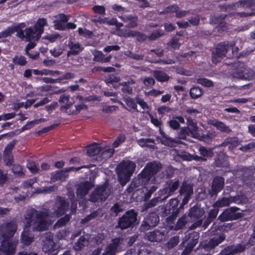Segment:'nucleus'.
Here are the masks:
<instances>
[{"label": "nucleus", "instance_id": "23", "mask_svg": "<svg viewBox=\"0 0 255 255\" xmlns=\"http://www.w3.org/2000/svg\"><path fill=\"white\" fill-rule=\"evenodd\" d=\"M214 165L216 167H227L229 165V162L226 155L220 152L214 158Z\"/></svg>", "mask_w": 255, "mask_h": 255}, {"label": "nucleus", "instance_id": "31", "mask_svg": "<svg viewBox=\"0 0 255 255\" xmlns=\"http://www.w3.org/2000/svg\"><path fill=\"white\" fill-rule=\"evenodd\" d=\"M135 84V81L133 79L128 80V81L123 82L119 83V85L122 86L123 87L121 89L122 91L124 94H131L132 93V87L130 85H133Z\"/></svg>", "mask_w": 255, "mask_h": 255}, {"label": "nucleus", "instance_id": "20", "mask_svg": "<svg viewBox=\"0 0 255 255\" xmlns=\"http://www.w3.org/2000/svg\"><path fill=\"white\" fill-rule=\"evenodd\" d=\"M119 17L124 22H128L126 26L129 28H134L138 26L137 16L131 14H124Z\"/></svg>", "mask_w": 255, "mask_h": 255}, {"label": "nucleus", "instance_id": "19", "mask_svg": "<svg viewBox=\"0 0 255 255\" xmlns=\"http://www.w3.org/2000/svg\"><path fill=\"white\" fill-rule=\"evenodd\" d=\"M123 239L117 237L112 240L111 243L106 247L105 251L112 255H115L118 252V248L123 242Z\"/></svg>", "mask_w": 255, "mask_h": 255}, {"label": "nucleus", "instance_id": "48", "mask_svg": "<svg viewBox=\"0 0 255 255\" xmlns=\"http://www.w3.org/2000/svg\"><path fill=\"white\" fill-rule=\"evenodd\" d=\"M48 243L50 244V247L48 245V247H47L46 244H44L43 246V249L44 252H48L49 255H56L58 253V251H57L56 250L54 249L55 245H54V246H53V244H54V242L51 241H49Z\"/></svg>", "mask_w": 255, "mask_h": 255}, {"label": "nucleus", "instance_id": "43", "mask_svg": "<svg viewBox=\"0 0 255 255\" xmlns=\"http://www.w3.org/2000/svg\"><path fill=\"white\" fill-rule=\"evenodd\" d=\"M162 198H163V196L158 194V197L152 198L149 201L145 204L144 206L145 209L152 208L155 206L159 201H164L165 200H163Z\"/></svg>", "mask_w": 255, "mask_h": 255}, {"label": "nucleus", "instance_id": "37", "mask_svg": "<svg viewBox=\"0 0 255 255\" xmlns=\"http://www.w3.org/2000/svg\"><path fill=\"white\" fill-rule=\"evenodd\" d=\"M88 244V240L84 236H81L78 241L74 245V249L76 251H80Z\"/></svg>", "mask_w": 255, "mask_h": 255}, {"label": "nucleus", "instance_id": "1", "mask_svg": "<svg viewBox=\"0 0 255 255\" xmlns=\"http://www.w3.org/2000/svg\"><path fill=\"white\" fill-rule=\"evenodd\" d=\"M2 240L0 246V255H14L18 240L13 239L17 226L13 221L7 222L1 226Z\"/></svg>", "mask_w": 255, "mask_h": 255}, {"label": "nucleus", "instance_id": "42", "mask_svg": "<svg viewBox=\"0 0 255 255\" xmlns=\"http://www.w3.org/2000/svg\"><path fill=\"white\" fill-rule=\"evenodd\" d=\"M20 242L24 245L28 246L33 242V238L29 236V233L23 231L20 237Z\"/></svg>", "mask_w": 255, "mask_h": 255}, {"label": "nucleus", "instance_id": "7", "mask_svg": "<svg viewBox=\"0 0 255 255\" xmlns=\"http://www.w3.org/2000/svg\"><path fill=\"white\" fill-rule=\"evenodd\" d=\"M199 233L192 231L186 234L180 244L181 249L184 248L181 255H189L199 242Z\"/></svg>", "mask_w": 255, "mask_h": 255}, {"label": "nucleus", "instance_id": "32", "mask_svg": "<svg viewBox=\"0 0 255 255\" xmlns=\"http://www.w3.org/2000/svg\"><path fill=\"white\" fill-rule=\"evenodd\" d=\"M155 79L160 82H166L169 80L170 77L165 72L161 70H155L153 72Z\"/></svg>", "mask_w": 255, "mask_h": 255}, {"label": "nucleus", "instance_id": "44", "mask_svg": "<svg viewBox=\"0 0 255 255\" xmlns=\"http://www.w3.org/2000/svg\"><path fill=\"white\" fill-rule=\"evenodd\" d=\"M187 223V216L186 215H182L179 218L174 226V230L177 231L183 229L185 227Z\"/></svg>", "mask_w": 255, "mask_h": 255}, {"label": "nucleus", "instance_id": "54", "mask_svg": "<svg viewBox=\"0 0 255 255\" xmlns=\"http://www.w3.org/2000/svg\"><path fill=\"white\" fill-rule=\"evenodd\" d=\"M163 30L162 29H158L152 32L148 38L150 40H155L160 36L163 35Z\"/></svg>", "mask_w": 255, "mask_h": 255}, {"label": "nucleus", "instance_id": "17", "mask_svg": "<svg viewBox=\"0 0 255 255\" xmlns=\"http://www.w3.org/2000/svg\"><path fill=\"white\" fill-rule=\"evenodd\" d=\"M225 238L224 234H215L208 242H205L203 246L206 251H210L221 243Z\"/></svg>", "mask_w": 255, "mask_h": 255}, {"label": "nucleus", "instance_id": "49", "mask_svg": "<svg viewBox=\"0 0 255 255\" xmlns=\"http://www.w3.org/2000/svg\"><path fill=\"white\" fill-rule=\"evenodd\" d=\"M71 218L70 215L66 214L64 217L61 218L55 223V226L58 228H60L65 226Z\"/></svg>", "mask_w": 255, "mask_h": 255}, {"label": "nucleus", "instance_id": "2", "mask_svg": "<svg viewBox=\"0 0 255 255\" xmlns=\"http://www.w3.org/2000/svg\"><path fill=\"white\" fill-rule=\"evenodd\" d=\"M199 111L196 109L188 107L184 112V116L186 120V126L181 128L177 133V137L181 139L186 140L187 136L194 138L199 136V128L197 121L193 119L191 116L193 114H199Z\"/></svg>", "mask_w": 255, "mask_h": 255}, {"label": "nucleus", "instance_id": "59", "mask_svg": "<svg viewBox=\"0 0 255 255\" xmlns=\"http://www.w3.org/2000/svg\"><path fill=\"white\" fill-rule=\"evenodd\" d=\"M54 27L55 30L64 31L65 30V24L57 19L53 21Z\"/></svg>", "mask_w": 255, "mask_h": 255}, {"label": "nucleus", "instance_id": "64", "mask_svg": "<svg viewBox=\"0 0 255 255\" xmlns=\"http://www.w3.org/2000/svg\"><path fill=\"white\" fill-rule=\"evenodd\" d=\"M255 148V142H250L248 144H245L244 145L242 146L240 148V150L241 151L247 152L249 151L250 149Z\"/></svg>", "mask_w": 255, "mask_h": 255}, {"label": "nucleus", "instance_id": "60", "mask_svg": "<svg viewBox=\"0 0 255 255\" xmlns=\"http://www.w3.org/2000/svg\"><path fill=\"white\" fill-rule=\"evenodd\" d=\"M92 10L95 13L100 14L102 15L106 14V9L103 5H94L92 7Z\"/></svg>", "mask_w": 255, "mask_h": 255}, {"label": "nucleus", "instance_id": "8", "mask_svg": "<svg viewBox=\"0 0 255 255\" xmlns=\"http://www.w3.org/2000/svg\"><path fill=\"white\" fill-rule=\"evenodd\" d=\"M158 211L157 209H154L143 217L138 228L139 232L145 233L158 225L160 220L159 214L157 212Z\"/></svg>", "mask_w": 255, "mask_h": 255}, {"label": "nucleus", "instance_id": "55", "mask_svg": "<svg viewBox=\"0 0 255 255\" xmlns=\"http://www.w3.org/2000/svg\"><path fill=\"white\" fill-rule=\"evenodd\" d=\"M167 124L171 129L174 130H177L178 129L180 130L181 128L180 124L174 118L168 121Z\"/></svg>", "mask_w": 255, "mask_h": 255}, {"label": "nucleus", "instance_id": "53", "mask_svg": "<svg viewBox=\"0 0 255 255\" xmlns=\"http://www.w3.org/2000/svg\"><path fill=\"white\" fill-rule=\"evenodd\" d=\"M231 204L235 203L237 204H242L245 202L246 197L244 195H237L235 196H230Z\"/></svg>", "mask_w": 255, "mask_h": 255}, {"label": "nucleus", "instance_id": "5", "mask_svg": "<svg viewBox=\"0 0 255 255\" xmlns=\"http://www.w3.org/2000/svg\"><path fill=\"white\" fill-rule=\"evenodd\" d=\"M230 74L235 78L245 80H252L255 78V72L248 67L245 63L238 61L233 65Z\"/></svg>", "mask_w": 255, "mask_h": 255}, {"label": "nucleus", "instance_id": "40", "mask_svg": "<svg viewBox=\"0 0 255 255\" xmlns=\"http://www.w3.org/2000/svg\"><path fill=\"white\" fill-rule=\"evenodd\" d=\"M159 133L163 138L161 140V143L166 146H172L174 139L167 136L162 128H160L159 129Z\"/></svg>", "mask_w": 255, "mask_h": 255}, {"label": "nucleus", "instance_id": "61", "mask_svg": "<svg viewBox=\"0 0 255 255\" xmlns=\"http://www.w3.org/2000/svg\"><path fill=\"white\" fill-rule=\"evenodd\" d=\"M115 152V150L113 148H108L103 150L102 148V152L101 156L103 158H110L113 156Z\"/></svg>", "mask_w": 255, "mask_h": 255}, {"label": "nucleus", "instance_id": "12", "mask_svg": "<svg viewBox=\"0 0 255 255\" xmlns=\"http://www.w3.org/2000/svg\"><path fill=\"white\" fill-rule=\"evenodd\" d=\"M229 48L228 43L225 42L218 43L215 49L212 52V61L217 64L220 62L224 57L226 56Z\"/></svg>", "mask_w": 255, "mask_h": 255}, {"label": "nucleus", "instance_id": "58", "mask_svg": "<svg viewBox=\"0 0 255 255\" xmlns=\"http://www.w3.org/2000/svg\"><path fill=\"white\" fill-rule=\"evenodd\" d=\"M123 210L122 205L119 203H115L111 209L112 213H114L115 216H117L119 213L123 212Z\"/></svg>", "mask_w": 255, "mask_h": 255}, {"label": "nucleus", "instance_id": "29", "mask_svg": "<svg viewBox=\"0 0 255 255\" xmlns=\"http://www.w3.org/2000/svg\"><path fill=\"white\" fill-rule=\"evenodd\" d=\"M68 47L70 50L68 51L67 55L68 57H70L71 55L76 56L79 54L81 52L83 49L81 48L79 43H74L70 41L68 43Z\"/></svg>", "mask_w": 255, "mask_h": 255}, {"label": "nucleus", "instance_id": "62", "mask_svg": "<svg viewBox=\"0 0 255 255\" xmlns=\"http://www.w3.org/2000/svg\"><path fill=\"white\" fill-rule=\"evenodd\" d=\"M13 33L11 26H8L5 30L0 32V39L6 38L11 36Z\"/></svg>", "mask_w": 255, "mask_h": 255}, {"label": "nucleus", "instance_id": "15", "mask_svg": "<svg viewBox=\"0 0 255 255\" xmlns=\"http://www.w3.org/2000/svg\"><path fill=\"white\" fill-rule=\"evenodd\" d=\"M69 206V202L65 197L57 196L53 206L54 212L58 216L65 214Z\"/></svg>", "mask_w": 255, "mask_h": 255}, {"label": "nucleus", "instance_id": "45", "mask_svg": "<svg viewBox=\"0 0 255 255\" xmlns=\"http://www.w3.org/2000/svg\"><path fill=\"white\" fill-rule=\"evenodd\" d=\"M238 143L239 140L237 136L229 137L224 139L221 145L225 146L231 145L233 147H236Z\"/></svg>", "mask_w": 255, "mask_h": 255}, {"label": "nucleus", "instance_id": "51", "mask_svg": "<svg viewBox=\"0 0 255 255\" xmlns=\"http://www.w3.org/2000/svg\"><path fill=\"white\" fill-rule=\"evenodd\" d=\"M12 62L15 64H17L21 66L25 65L27 63L26 58L22 55L18 56L15 55L12 59Z\"/></svg>", "mask_w": 255, "mask_h": 255}, {"label": "nucleus", "instance_id": "57", "mask_svg": "<svg viewBox=\"0 0 255 255\" xmlns=\"http://www.w3.org/2000/svg\"><path fill=\"white\" fill-rule=\"evenodd\" d=\"M179 242V238L178 236L171 237L167 243L168 248L172 249L175 247Z\"/></svg>", "mask_w": 255, "mask_h": 255}, {"label": "nucleus", "instance_id": "3", "mask_svg": "<svg viewBox=\"0 0 255 255\" xmlns=\"http://www.w3.org/2000/svg\"><path fill=\"white\" fill-rule=\"evenodd\" d=\"M34 215H35L34 230L37 231L46 230L48 226V218L49 217V210L44 209L43 211H37L32 209L30 211L27 212L25 218L31 220Z\"/></svg>", "mask_w": 255, "mask_h": 255}, {"label": "nucleus", "instance_id": "28", "mask_svg": "<svg viewBox=\"0 0 255 255\" xmlns=\"http://www.w3.org/2000/svg\"><path fill=\"white\" fill-rule=\"evenodd\" d=\"M68 174L65 171V169L63 168L61 170H58L52 173L51 176V180L52 182L58 181H65L68 177Z\"/></svg>", "mask_w": 255, "mask_h": 255}, {"label": "nucleus", "instance_id": "34", "mask_svg": "<svg viewBox=\"0 0 255 255\" xmlns=\"http://www.w3.org/2000/svg\"><path fill=\"white\" fill-rule=\"evenodd\" d=\"M125 102L126 103L127 106L130 108L129 110L125 106V105L121 103V104L123 108L125 109H127L128 111H130V110H133L137 112H138V111L137 109V103L136 101L135 102L134 99L131 98L130 97H128L124 100Z\"/></svg>", "mask_w": 255, "mask_h": 255}, {"label": "nucleus", "instance_id": "11", "mask_svg": "<svg viewBox=\"0 0 255 255\" xmlns=\"http://www.w3.org/2000/svg\"><path fill=\"white\" fill-rule=\"evenodd\" d=\"M180 182L178 179H171L166 182L163 188L158 191L159 195L163 196V200H166L169 196L173 195L178 189Z\"/></svg>", "mask_w": 255, "mask_h": 255}, {"label": "nucleus", "instance_id": "26", "mask_svg": "<svg viewBox=\"0 0 255 255\" xmlns=\"http://www.w3.org/2000/svg\"><path fill=\"white\" fill-rule=\"evenodd\" d=\"M94 186V185L91 182L86 181L82 182L79 185L77 189V193L81 196H85Z\"/></svg>", "mask_w": 255, "mask_h": 255}, {"label": "nucleus", "instance_id": "35", "mask_svg": "<svg viewBox=\"0 0 255 255\" xmlns=\"http://www.w3.org/2000/svg\"><path fill=\"white\" fill-rule=\"evenodd\" d=\"M102 147L98 145H90L87 150V154L89 156L92 157L95 155H101Z\"/></svg>", "mask_w": 255, "mask_h": 255}, {"label": "nucleus", "instance_id": "10", "mask_svg": "<svg viewBox=\"0 0 255 255\" xmlns=\"http://www.w3.org/2000/svg\"><path fill=\"white\" fill-rule=\"evenodd\" d=\"M240 209L236 206L231 207L225 209L219 216L218 219L222 222L238 220L244 217V214L238 212Z\"/></svg>", "mask_w": 255, "mask_h": 255}, {"label": "nucleus", "instance_id": "46", "mask_svg": "<svg viewBox=\"0 0 255 255\" xmlns=\"http://www.w3.org/2000/svg\"><path fill=\"white\" fill-rule=\"evenodd\" d=\"M138 238V236L137 234H134L131 236H129L127 237L126 239V242L127 243L126 246L127 247H130L133 245L140 246V244L137 242V239Z\"/></svg>", "mask_w": 255, "mask_h": 255}, {"label": "nucleus", "instance_id": "25", "mask_svg": "<svg viewBox=\"0 0 255 255\" xmlns=\"http://www.w3.org/2000/svg\"><path fill=\"white\" fill-rule=\"evenodd\" d=\"M246 249L245 246L239 245L237 247L229 246L224 248L220 253V255H234L235 254L243 252Z\"/></svg>", "mask_w": 255, "mask_h": 255}, {"label": "nucleus", "instance_id": "63", "mask_svg": "<svg viewBox=\"0 0 255 255\" xmlns=\"http://www.w3.org/2000/svg\"><path fill=\"white\" fill-rule=\"evenodd\" d=\"M179 38L177 37L176 36H173L170 42V45L174 49H179L180 46V44L179 43Z\"/></svg>", "mask_w": 255, "mask_h": 255}, {"label": "nucleus", "instance_id": "52", "mask_svg": "<svg viewBox=\"0 0 255 255\" xmlns=\"http://www.w3.org/2000/svg\"><path fill=\"white\" fill-rule=\"evenodd\" d=\"M197 83L205 87L210 88L214 86L213 82L206 78H198Z\"/></svg>", "mask_w": 255, "mask_h": 255}, {"label": "nucleus", "instance_id": "30", "mask_svg": "<svg viewBox=\"0 0 255 255\" xmlns=\"http://www.w3.org/2000/svg\"><path fill=\"white\" fill-rule=\"evenodd\" d=\"M94 55L93 60L99 63H107L110 61L112 55H110L107 57L101 51L97 50L93 53Z\"/></svg>", "mask_w": 255, "mask_h": 255}, {"label": "nucleus", "instance_id": "16", "mask_svg": "<svg viewBox=\"0 0 255 255\" xmlns=\"http://www.w3.org/2000/svg\"><path fill=\"white\" fill-rule=\"evenodd\" d=\"M167 232L166 230L155 229L145 234V239L150 242L160 243L166 240Z\"/></svg>", "mask_w": 255, "mask_h": 255}, {"label": "nucleus", "instance_id": "9", "mask_svg": "<svg viewBox=\"0 0 255 255\" xmlns=\"http://www.w3.org/2000/svg\"><path fill=\"white\" fill-rule=\"evenodd\" d=\"M111 189L107 183L98 186L91 194L90 201L93 202L105 201L111 194Z\"/></svg>", "mask_w": 255, "mask_h": 255}, {"label": "nucleus", "instance_id": "56", "mask_svg": "<svg viewBox=\"0 0 255 255\" xmlns=\"http://www.w3.org/2000/svg\"><path fill=\"white\" fill-rule=\"evenodd\" d=\"M138 255H152V252L149 247L140 245L138 247Z\"/></svg>", "mask_w": 255, "mask_h": 255}, {"label": "nucleus", "instance_id": "33", "mask_svg": "<svg viewBox=\"0 0 255 255\" xmlns=\"http://www.w3.org/2000/svg\"><path fill=\"white\" fill-rule=\"evenodd\" d=\"M48 25L47 20L45 18H39L33 26L38 31L39 33L42 34L44 32L45 26Z\"/></svg>", "mask_w": 255, "mask_h": 255}, {"label": "nucleus", "instance_id": "24", "mask_svg": "<svg viewBox=\"0 0 255 255\" xmlns=\"http://www.w3.org/2000/svg\"><path fill=\"white\" fill-rule=\"evenodd\" d=\"M162 165L161 163L156 161H152L146 164L144 167V170H146L152 177L160 171Z\"/></svg>", "mask_w": 255, "mask_h": 255}, {"label": "nucleus", "instance_id": "18", "mask_svg": "<svg viewBox=\"0 0 255 255\" xmlns=\"http://www.w3.org/2000/svg\"><path fill=\"white\" fill-rule=\"evenodd\" d=\"M224 178L220 176H215L212 183L211 194L212 196L217 195L224 188Z\"/></svg>", "mask_w": 255, "mask_h": 255}, {"label": "nucleus", "instance_id": "6", "mask_svg": "<svg viewBox=\"0 0 255 255\" xmlns=\"http://www.w3.org/2000/svg\"><path fill=\"white\" fill-rule=\"evenodd\" d=\"M137 216L138 213L134 209H131L126 211L119 218L116 228L123 231L133 228L139 223Z\"/></svg>", "mask_w": 255, "mask_h": 255}, {"label": "nucleus", "instance_id": "41", "mask_svg": "<svg viewBox=\"0 0 255 255\" xmlns=\"http://www.w3.org/2000/svg\"><path fill=\"white\" fill-rule=\"evenodd\" d=\"M219 211V208L213 207V209L210 210L209 212L208 218L205 221L204 224H209L213 222L217 217Z\"/></svg>", "mask_w": 255, "mask_h": 255}, {"label": "nucleus", "instance_id": "22", "mask_svg": "<svg viewBox=\"0 0 255 255\" xmlns=\"http://www.w3.org/2000/svg\"><path fill=\"white\" fill-rule=\"evenodd\" d=\"M25 32L27 41H37L40 38L42 34L39 33L38 31H37L33 26L26 28Z\"/></svg>", "mask_w": 255, "mask_h": 255}, {"label": "nucleus", "instance_id": "27", "mask_svg": "<svg viewBox=\"0 0 255 255\" xmlns=\"http://www.w3.org/2000/svg\"><path fill=\"white\" fill-rule=\"evenodd\" d=\"M208 124L215 127L217 129L222 132L228 133L232 131L231 129L225 123L215 119L210 120L208 121Z\"/></svg>", "mask_w": 255, "mask_h": 255}, {"label": "nucleus", "instance_id": "13", "mask_svg": "<svg viewBox=\"0 0 255 255\" xmlns=\"http://www.w3.org/2000/svg\"><path fill=\"white\" fill-rule=\"evenodd\" d=\"M204 213V211L197 204L190 208L188 217L190 218L192 222H194L192 225L193 228H196L201 225L202 223V217Z\"/></svg>", "mask_w": 255, "mask_h": 255}, {"label": "nucleus", "instance_id": "38", "mask_svg": "<svg viewBox=\"0 0 255 255\" xmlns=\"http://www.w3.org/2000/svg\"><path fill=\"white\" fill-rule=\"evenodd\" d=\"M231 204L230 197H222L219 198L213 205V207H217L218 208H222L228 206Z\"/></svg>", "mask_w": 255, "mask_h": 255}, {"label": "nucleus", "instance_id": "4", "mask_svg": "<svg viewBox=\"0 0 255 255\" xmlns=\"http://www.w3.org/2000/svg\"><path fill=\"white\" fill-rule=\"evenodd\" d=\"M135 164L130 160L120 163L116 168L118 180L122 186H125L129 181L134 171Z\"/></svg>", "mask_w": 255, "mask_h": 255}, {"label": "nucleus", "instance_id": "36", "mask_svg": "<svg viewBox=\"0 0 255 255\" xmlns=\"http://www.w3.org/2000/svg\"><path fill=\"white\" fill-rule=\"evenodd\" d=\"M204 93L203 89L199 86H194L190 90L189 94L192 99H197Z\"/></svg>", "mask_w": 255, "mask_h": 255}, {"label": "nucleus", "instance_id": "39", "mask_svg": "<svg viewBox=\"0 0 255 255\" xmlns=\"http://www.w3.org/2000/svg\"><path fill=\"white\" fill-rule=\"evenodd\" d=\"M216 136V132L215 131H208L207 134H203L200 135L199 133V136L195 137V138L198 139L200 141H203L207 143L211 142L213 138Z\"/></svg>", "mask_w": 255, "mask_h": 255}, {"label": "nucleus", "instance_id": "50", "mask_svg": "<svg viewBox=\"0 0 255 255\" xmlns=\"http://www.w3.org/2000/svg\"><path fill=\"white\" fill-rule=\"evenodd\" d=\"M200 154L204 158L210 157L213 155V152L211 148H208L205 146H200L199 148Z\"/></svg>", "mask_w": 255, "mask_h": 255}, {"label": "nucleus", "instance_id": "47", "mask_svg": "<svg viewBox=\"0 0 255 255\" xmlns=\"http://www.w3.org/2000/svg\"><path fill=\"white\" fill-rule=\"evenodd\" d=\"M137 177L141 179L145 185L149 183L152 178L151 175H149V173H148L146 170H144V168L138 175Z\"/></svg>", "mask_w": 255, "mask_h": 255}, {"label": "nucleus", "instance_id": "14", "mask_svg": "<svg viewBox=\"0 0 255 255\" xmlns=\"http://www.w3.org/2000/svg\"><path fill=\"white\" fill-rule=\"evenodd\" d=\"M193 194V185L188 183L186 181H183L179 190V195L184 196L181 207L185 206L188 203Z\"/></svg>", "mask_w": 255, "mask_h": 255}, {"label": "nucleus", "instance_id": "21", "mask_svg": "<svg viewBox=\"0 0 255 255\" xmlns=\"http://www.w3.org/2000/svg\"><path fill=\"white\" fill-rule=\"evenodd\" d=\"M179 200L177 198H172L170 200L169 202L168 208L166 210L167 214H170L171 213H178L179 214L181 210L183 209L184 206H181L182 203L179 204Z\"/></svg>", "mask_w": 255, "mask_h": 255}]
</instances>
